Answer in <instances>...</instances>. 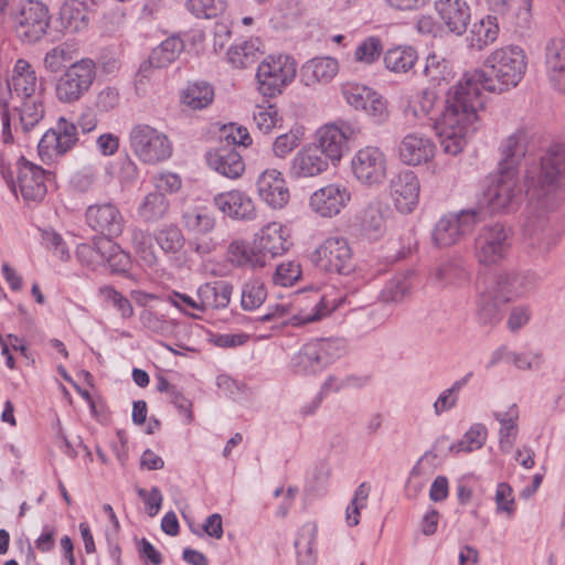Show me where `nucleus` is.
<instances>
[{"label": "nucleus", "mask_w": 565, "mask_h": 565, "mask_svg": "<svg viewBox=\"0 0 565 565\" xmlns=\"http://www.w3.org/2000/svg\"><path fill=\"white\" fill-rule=\"evenodd\" d=\"M343 339H316L305 343L290 360V370L296 375L308 376L322 372L344 354Z\"/></svg>", "instance_id": "obj_4"}, {"label": "nucleus", "mask_w": 565, "mask_h": 565, "mask_svg": "<svg viewBox=\"0 0 565 565\" xmlns=\"http://www.w3.org/2000/svg\"><path fill=\"white\" fill-rule=\"evenodd\" d=\"M477 210H461L441 215L431 230V243L438 248L459 244L479 223Z\"/></svg>", "instance_id": "obj_9"}, {"label": "nucleus", "mask_w": 565, "mask_h": 565, "mask_svg": "<svg viewBox=\"0 0 565 565\" xmlns=\"http://www.w3.org/2000/svg\"><path fill=\"white\" fill-rule=\"evenodd\" d=\"M85 218L87 225L104 235V238H115L122 233L125 221L119 209L113 203L89 205Z\"/></svg>", "instance_id": "obj_19"}, {"label": "nucleus", "mask_w": 565, "mask_h": 565, "mask_svg": "<svg viewBox=\"0 0 565 565\" xmlns=\"http://www.w3.org/2000/svg\"><path fill=\"white\" fill-rule=\"evenodd\" d=\"M418 60L417 51L411 45H397L384 52L385 68L394 74H408Z\"/></svg>", "instance_id": "obj_39"}, {"label": "nucleus", "mask_w": 565, "mask_h": 565, "mask_svg": "<svg viewBox=\"0 0 565 565\" xmlns=\"http://www.w3.org/2000/svg\"><path fill=\"white\" fill-rule=\"evenodd\" d=\"M61 15L71 25H74V29H78L81 24H86L87 22L85 6L76 0L65 2L62 7Z\"/></svg>", "instance_id": "obj_63"}, {"label": "nucleus", "mask_w": 565, "mask_h": 565, "mask_svg": "<svg viewBox=\"0 0 565 565\" xmlns=\"http://www.w3.org/2000/svg\"><path fill=\"white\" fill-rule=\"evenodd\" d=\"M267 291L259 279H249L242 287L241 306L246 311L259 308L266 300Z\"/></svg>", "instance_id": "obj_50"}, {"label": "nucleus", "mask_w": 565, "mask_h": 565, "mask_svg": "<svg viewBox=\"0 0 565 565\" xmlns=\"http://www.w3.org/2000/svg\"><path fill=\"white\" fill-rule=\"evenodd\" d=\"M134 154L143 163L157 164L171 158L173 147L169 137L147 124H137L129 131Z\"/></svg>", "instance_id": "obj_8"}, {"label": "nucleus", "mask_w": 565, "mask_h": 565, "mask_svg": "<svg viewBox=\"0 0 565 565\" xmlns=\"http://www.w3.org/2000/svg\"><path fill=\"white\" fill-rule=\"evenodd\" d=\"M96 77V66L90 58L73 63L55 85L56 97L64 104L79 100L92 87Z\"/></svg>", "instance_id": "obj_10"}, {"label": "nucleus", "mask_w": 565, "mask_h": 565, "mask_svg": "<svg viewBox=\"0 0 565 565\" xmlns=\"http://www.w3.org/2000/svg\"><path fill=\"white\" fill-rule=\"evenodd\" d=\"M435 153L436 145L433 139L419 132L405 135L398 146L401 161L411 167L428 163Z\"/></svg>", "instance_id": "obj_25"}, {"label": "nucleus", "mask_w": 565, "mask_h": 565, "mask_svg": "<svg viewBox=\"0 0 565 565\" xmlns=\"http://www.w3.org/2000/svg\"><path fill=\"white\" fill-rule=\"evenodd\" d=\"M153 239L150 233L135 228L131 232V245L145 266L153 267L158 264V257L153 246Z\"/></svg>", "instance_id": "obj_46"}, {"label": "nucleus", "mask_w": 565, "mask_h": 565, "mask_svg": "<svg viewBox=\"0 0 565 565\" xmlns=\"http://www.w3.org/2000/svg\"><path fill=\"white\" fill-rule=\"evenodd\" d=\"M412 282L407 275L398 274L391 278L380 291L377 299L384 306L379 321H384L392 315V309L409 296Z\"/></svg>", "instance_id": "obj_34"}, {"label": "nucleus", "mask_w": 565, "mask_h": 565, "mask_svg": "<svg viewBox=\"0 0 565 565\" xmlns=\"http://www.w3.org/2000/svg\"><path fill=\"white\" fill-rule=\"evenodd\" d=\"M331 162L311 143L299 149L289 161L287 174L292 180L318 177L329 169Z\"/></svg>", "instance_id": "obj_21"}, {"label": "nucleus", "mask_w": 565, "mask_h": 565, "mask_svg": "<svg viewBox=\"0 0 565 565\" xmlns=\"http://www.w3.org/2000/svg\"><path fill=\"white\" fill-rule=\"evenodd\" d=\"M311 260L320 270L349 274L352 269V250L344 237L330 236L315 249Z\"/></svg>", "instance_id": "obj_14"}, {"label": "nucleus", "mask_w": 565, "mask_h": 565, "mask_svg": "<svg viewBox=\"0 0 565 565\" xmlns=\"http://www.w3.org/2000/svg\"><path fill=\"white\" fill-rule=\"evenodd\" d=\"M539 277L529 270L503 269L493 274L486 284L500 301H513L535 290Z\"/></svg>", "instance_id": "obj_12"}, {"label": "nucleus", "mask_w": 565, "mask_h": 565, "mask_svg": "<svg viewBox=\"0 0 565 565\" xmlns=\"http://www.w3.org/2000/svg\"><path fill=\"white\" fill-rule=\"evenodd\" d=\"M448 62L436 53H430L426 58L424 75L434 84H440L449 75Z\"/></svg>", "instance_id": "obj_56"}, {"label": "nucleus", "mask_w": 565, "mask_h": 565, "mask_svg": "<svg viewBox=\"0 0 565 565\" xmlns=\"http://www.w3.org/2000/svg\"><path fill=\"white\" fill-rule=\"evenodd\" d=\"M484 67L488 72L466 73L447 93L445 109L437 120L446 153H460L479 128V113L484 106L482 90L501 94L520 84L527 70V55L519 45H504L486 57Z\"/></svg>", "instance_id": "obj_1"}, {"label": "nucleus", "mask_w": 565, "mask_h": 565, "mask_svg": "<svg viewBox=\"0 0 565 565\" xmlns=\"http://www.w3.org/2000/svg\"><path fill=\"white\" fill-rule=\"evenodd\" d=\"M339 73V62L331 56L313 57L300 68V82L307 87L327 85Z\"/></svg>", "instance_id": "obj_31"}, {"label": "nucleus", "mask_w": 565, "mask_h": 565, "mask_svg": "<svg viewBox=\"0 0 565 565\" xmlns=\"http://www.w3.org/2000/svg\"><path fill=\"white\" fill-rule=\"evenodd\" d=\"M206 161L211 169L228 179H237L245 171L242 156L232 148L210 150L206 153Z\"/></svg>", "instance_id": "obj_35"}, {"label": "nucleus", "mask_w": 565, "mask_h": 565, "mask_svg": "<svg viewBox=\"0 0 565 565\" xmlns=\"http://www.w3.org/2000/svg\"><path fill=\"white\" fill-rule=\"evenodd\" d=\"M513 233L501 223L483 225L475 237V257L480 265L498 266L509 256Z\"/></svg>", "instance_id": "obj_6"}, {"label": "nucleus", "mask_w": 565, "mask_h": 565, "mask_svg": "<svg viewBox=\"0 0 565 565\" xmlns=\"http://www.w3.org/2000/svg\"><path fill=\"white\" fill-rule=\"evenodd\" d=\"M494 418L500 423L499 447L503 452H509L518 437L519 409L516 405H511L504 413H494Z\"/></svg>", "instance_id": "obj_41"}, {"label": "nucleus", "mask_w": 565, "mask_h": 565, "mask_svg": "<svg viewBox=\"0 0 565 565\" xmlns=\"http://www.w3.org/2000/svg\"><path fill=\"white\" fill-rule=\"evenodd\" d=\"M169 210V201L163 193L151 192L145 196L138 207L139 216L146 222L162 218Z\"/></svg>", "instance_id": "obj_47"}, {"label": "nucleus", "mask_w": 565, "mask_h": 565, "mask_svg": "<svg viewBox=\"0 0 565 565\" xmlns=\"http://www.w3.org/2000/svg\"><path fill=\"white\" fill-rule=\"evenodd\" d=\"M182 103L193 110L209 107L214 99V88L206 82L189 83L181 94Z\"/></svg>", "instance_id": "obj_42"}, {"label": "nucleus", "mask_w": 565, "mask_h": 565, "mask_svg": "<svg viewBox=\"0 0 565 565\" xmlns=\"http://www.w3.org/2000/svg\"><path fill=\"white\" fill-rule=\"evenodd\" d=\"M342 301L343 298L334 289L323 295L316 292L311 296L310 303L292 315L289 321L295 327L319 321L339 308Z\"/></svg>", "instance_id": "obj_26"}, {"label": "nucleus", "mask_w": 565, "mask_h": 565, "mask_svg": "<svg viewBox=\"0 0 565 565\" xmlns=\"http://www.w3.org/2000/svg\"><path fill=\"white\" fill-rule=\"evenodd\" d=\"M99 249L104 252L103 263H106L113 273H126L130 268V255L122 250L111 238H100Z\"/></svg>", "instance_id": "obj_44"}, {"label": "nucleus", "mask_w": 565, "mask_h": 565, "mask_svg": "<svg viewBox=\"0 0 565 565\" xmlns=\"http://www.w3.org/2000/svg\"><path fill=\"white\" fill-rule=\"evenodd\" d=\"M527 134L524 130H516L502 140L499 171L518 173V168L527 152Z\"/></svg>", "instance_id": "obj_33"}, {"label": "nucleus", "mask_w": 565, "mask_h": 565, "mask_svg": "<svg viewBox=\"0 0 565 565\" xmlns=\"http://www.w3.org/2000/svg\"><path fill=\"white\" fill-rule=\"evenodd\" d=\"M77 140L76 125L61 117L55 128L49 129L40 139L39 156L43 162H50L64 156L76 145Z\"/></svg>", "instance_id": "obj_17"}, {"label": "nucleus", "mask_w": 565, "mask_h": 565, "mask_svg": "<svg viewBox=\"0 0 565 565\" xmlns=\"http://www.w3.org/2000/svg\"><path fill=\"white\" fill-rule=\"evenodd\" d=\"M184 226L192 232L206 234L214 228L215 218L206 209L195 207L183 213Z\"/></svg>", "instance_id": "obj_51"}, {"label": "nucleus", "mask_w": 565, "mask_h": 565, "mask_svg": "<svg viewBox=\"0 0 565 565\" xmlns=\"http://www.w3.org/2000/svg\"><path fill=\"white\" fill-rule=\"evenodd\" d=\"M152 180L156 192L163 193L164 195L175 193L182 186L180 175L169 171L156 174Z\"/></svg>", "instance_id": "obj_64"}, {"label": "nucleus", "mask_w": 565, "mask_h": 565, "mask_svg": "<svg viewBox=\"0 0 565 565\" xmlns=\"http://www.w3.org/2000/svg\"><path fill=\"white\" fill-rule=\"evenodd\" d=\"M545 75L551 88L565 95V39L551 38L544 46Z\"/></svg>", "instance_id": "obj_22"}, {"label": "nucleus", "mask_w": 565, "mask_h": 565, "mask_svg": "<svg viewBox=\"0 0 565 565\" xmlns=\"http://www.w3.org/2000/svg\"><path fill=\"white\" fill-rule=\"evenodd\" d=\"M360 129L348 121L327 124L315 134L312 146L333 166H337L348 150V141L354 138Z\"/></svg>", "instance_id": "obj_11"}, {"label": "nucleus", "mask_w": 565, "mask_h": 565, "mask_svg": "<svg viewBox=\"0 0 565 565\" xmlns=\"http://www.w3.org/2000/svg\"><path fill=\"white\" fill-rule=\"evenodd\" d=\"M529 203L524 223V243L535 255L544 256L561 235L550 213L561 204L558 189L565 183V145L551 146L539 163L526 169Z\"/></svg>", "instance_id": "obj_2"}, {"label": "nucleus", "mask_w": 565, "mask_h": 565, "mask_svg": "<svg viewBox=\"0 0 565 565\" xmlns=\"http://www.w3.org/2000/svg\"><path fill=\"white\" fill-rule=\"evenodd\" d=\"M351 201L350 190L342 184L330 183L316 190L310 199L309 206L322 217L338 215Z\"/></svg>", "instance_id": "obj_20"}, {"label": "nucleus", "mask_w": 565, "mask_h": 565, "mask_svg": "<svg viewBox=\"0 0 565 565\" xmlns=\"http://www.w3.org/2000/svg\"><path fill=\"white\" fill-rule=\"evenodd\" d=\"M41 242L45 248L50 249L62 260H66L70 257L66 243L62 236L52 228L41 231Z\"/></svg>", "instance_id": "obj_61"}, {"label": "nucleus", "mask_w": 565, "mask_h": 565, "mask_svg": "<svg viewBox=\"0 0 565 565\" xmlns=\"http://www.w3.org/2000/svg\"><path fill=\"white\" fill-rule=\"evenodd\" d=\"M391 198L397 211L408 214L415 210L419 201V180L417 175L405 170L397 173L390 184Z\"/></svg>", "instance_id": "obj_23"}, {"label": "nucleus", "mask_w": 565, "mask_h": 565, "mask_svg": "<svg viewBox=\"0 0 565 565\" xmlns=\"http://www.w3.org/2000/svg\"><path fill=\"white\" fill-rule=\"evenodd\" d=\"M260 199L274 209L284 207L289 201V190L280 171L265 170L257 180Z\"/></svg>", "instance_id": "obj_30"}, {"label": "nucleus", "mask_w": 565, "mask_h": 565, "mask_svg": "<svg viewBox=\"0 0 565 565\" xmlns=\"http://www.w3.org/2000/svg\"><path fill=\"white\" fill-rule=\"evenodd\" d=\"M17 166V181L9 182L12 191L15 194L19 191L25 202H41L47 192L45 182L50 172L23 157L18 160Z\"/></svg>", "instance_id": "obj_16"}, {"label": "nucleus", "mask_w": 565, "mask_h": 565, "mask_svg": "<svg viewBox=\"0 0 565 565\" xmlns=\"http://www.w3.org/2000/svg\"><path fill=\"white\" fill-rule=\"evenodd\" d=\"M527 189L526 175L524 184H522L518 173L498 171L483 192L482 203L491 212L515 211L521 205L524 195L529 198Z\"/></svg>", "instance_id": "obj_5"}, {"label": "nucleus", "mask_w": 565, "mask_h": 565, "mask_svg": "<svg viewBox=\"0 0 565 565\" xmlns=\"http://www.w3.org/2000/svg\"><path fill=\"white\" fill-rule=\"evenodd\" d=\"M435 8L451 33L461 35L466 32L471 14L465 0H437Z\"/></svg>", "instance_id": "obj_32"}, {"label": "nucleus", "mask_w": 565, "mask_h": 565, "mask_svg": "<svg viewBox=\"0 0 565 565\" xmlns=\"http://www.w3.org/2000/svg\"><path fill=\"white\" fill-rule=\"evenodd\" d=\"M233 287L226 281L206 282L199 287L201 312L209 309H224L231 301Z\"/></svg>", "instance_id": "obj_37"}, {"label": "nucleus", "mask_w": 565, "mask_h": 565, "mask_svg": "<svg viewBox=\"0 0 565 565\" xmlns=\"http://www.w3.org/2000/svg\"><path fill=\"white\" fill-rule=\"evenodd\" d=\"M301 276L300 265L296 262L281 263L274 274V282L284 287L292 286Z\"/></svg>", "instance_id": "obj_62"}, {"label": "nucleus", "mask_w": 565, "mask_h": 565, "mask_svg": "<svg viewBox=\"0 0 565 565\" xmlns=\"http://www.w3.org/2000/svg\"><path fill=\"white\" fill-rule=\"evenodd\" d=\"M43 92L35 70L23 58L14 63L11 75L4 83L0 81V105L8 107L6 95L9 93L24 134L33 130L44 117Z\"/></svg>", "instance_id": "obj_3"}, {"label": "nucleus", "mask_w": 565, "mask_h": 565, "mask_svg": "<svg viewBox=\"0 0 565 565\" xmlns=\"http://www.w3.org/2000/svg\"><path fill=\"white\" fill-rule=\"evenodd\" d=\"M382 51V41L376 36H369L356 46L354 60L359 63L371 65L379 60Z\"/></svg>", "instance_id": "obj_53"}, {"label": "nucleus", "mask_w": 565, "mask_h": 565, "mask_svg": "<svg viewBox=\"0 0 565 565\" xmlns=\"http://www.w3.org/2000/svg\"><path fill=\"white\" fill-rule=\"evenodd\" d=\"M154 241L166 254H175L184 245V237L177 226H164L154 233Z\"/></svg>", "instance_id": "obj_52"}, {"label": "nucleus", "mask_w": 565, "mask_h": 565, "mask_svg": "<svg viewBox=\"0 0 565 565\" xmlns=\"http://www.w3.org/2000/svg\"><path fill=\"white\" fill-rule=\"evenodd\" d=\"M255 238L253 243L243 239H235L227 246L228 262L242 268H263L266 266Z\"/></svg>", "instance_id": "obj_36"}, {"label": "nucleus", "mask_w": 565, "mask_h": 565, "mask_svg": "<svg viewBox=\"0 0 565 565\" xmlns=\"http://www.w3.org/2000/svg\"><path fill=\"white\" fill-rule=\"evenodd\" d=\"M507 301H500L495 292L487 285L479 291L477 299V319L480 326L493 327L502 319V306Z\"/></svg>", "instance_id": "obj_38"}, {"label": "nucleus", "mask_w": 565, "mask_h": 565, "mask_svg": "<svg viewBox=\"0 0 565 565\" xmlns=\"http://www.w3.org/2000/svg\"><path fill=\"white\" fill-rule=\"evenodd\" d=\"M438 97L433 90L425 89L423 90L417 98L414 100L413 105L411 106L412 113L414 117H416L419 120L429 119L434 120V127L437 129V120L441 117L439 115L436 117L435 108L437 105ZM446 104L444 105L445 109ZM444 111V110H441ZM443 114V113H440ZM438 131V130H436ZM439 135V132H437ZM440 137V136H438ZM441 140V138H439Z\"/></svg>", "instance_id": "obj_48"}, {"label": "nucleus", "mask_w": 565, "mask_h": 565, "mask_svg": "<svg viewBox=\"0 0 565 565\" xmlns=\"http://www.w3.org/2000/svg\"><path fill=\"white\" fill-rule=\"evenodd\" d=\"M544 355L541 351L513 352L511 362L521 371H539L544 364Z\"/></svg>", "instance_id": "obj_60"}, {"label": "nucleus", "mask_w": 565, "mask_h": 565, "mask_svg": "<svg viewBox=\"0 0 565 565\" xmlns=\"http://www.w3.org/2000/svg\"><path fill=\"white\" fill-rule=\"evenodd\" d=\"M435 278L441 286H457L468 280L469 273L462 260L449 259L436 269Z\"/></svg>", "instance_id": "obj_45"}, {"label": "nucleus", "mask_w": 565, "mask_h": 565, "mask_svg": "<svg viewBox=\"0 0 565 565\" xmlns=\"http://www.w3.org/2000/svg\"><path fill=\"white\" fill-rule=\"evenodd\" d=\"M301 142V136L298 131L290 130L286 134L279 135L273 142L271 151L276 158L285 159L288 157Z\"/></svg>", "instance_id": "obj_59"}, {"label": "nucleus", "mask_w": 565, "mask_h": 565, "mask_svg": "<svg viewBox=\"0 0 565 565\" xmlns=\"http://www.w3.org/2000/svg\"><path fill=\"white\" fill-rule=\"evenodd\" d=\"M391 210L379 199L372 200L356 216L361 233L370 239H379L386 232Z\"/></svg>", "instance_id": "obj_28"}, {"label": "nucleus", "mask_w": 565, "mask_h": 565, "mask_svg": "<svg viewBox=\"0 0 565 565\" xmlns=\"http://www.w3.org/2000/svg\"><path fill=\"white\" fill-rule=\"evenodd\" d=\"M72 60L70 46L65 43L58 44L46 52L43 63L51 73L60 72L67 62Z\"/></svg>", "instance_id": "obj_57"}, {"label": "nucleus", "mask_w": 565, "mask_h": 565, "mask_svg": "<svg viewBox=\"0 0 565 565\" xmlns=\"http://www.w3.org/2000/svg\"><path fill=\"white\" fill-rule=\"evenodd\" d=\"M297 74V62L287 54L266 56L257 67L258 92L265 97H275L292 83Z\"/></svg>", "instance_id": "obj_7"}, {"label": "nucleus", "mask_w": 565, "mask_h": 565, "mask_svg": "<svg viewBox=\"0 0 565 565\" xmlns=\"http://www.w3.org/2000/svg\"><path fill=\"white\" fill-rule=\"evenodd\" d=\"M184 50V43L179 36H170L154 47L147 61L141 63L137 74V86L142 79L152 76L154 70H160L173 63Z\"/></svg>", "instance_id": "obj_24"}, {"label": "nucleus", "mask_w": 565, "mask_h": 565, "mask_svg": "<svg viewBox=\"0 0 565 565\" xmlns=\"http://www.w3.org/2000/svg\"><path fill=\"white\" fill-rule=\"evenodd\" d=\"M499 32L498 15L489 14L472 24L468 36L469 46L481 51L498 39Z\"/></svg>", "instance_id": "obj_40"}, {"label": "nucleus", "mask_w": 565, "mask_h": 565, "mask_svg": "<svg viewBox=\"0 0 565 565\" xmlns=\"http://www.w3.org/2000/svg\"><path fill=\"white\" fill-rule=\"evenodd\" d=\"M253 119L259 131L270 132L281 120L275 106H257L253 113Z\"/></svg>", "instance_id": "obj_58"}, {"label": "nucleus", "mask_w": 565, "mask_h": 565, "mask_svg": "<svg viewBox=\"0 0 565 565\" xmlns=\"http://www.w3.org/2000/svg\"><path fill=\"white\" fill-rule=\"evenodd\" d=\"M50 21L49 8L40 1L29 0L15 19L17 36L23 43H36L46 34Z\"/></svg>", "instance_id": "obj_15"}, {"label": "nucleus", "mask_w": 565, "mask_h": 565, "mask_svg": "<svg viewBox=\"0 0 565 565\" xmlns=\"http://www.w3.org/2000/svg\"><path fill=\"white\" fill-rule=\"evenodd\" d=\"M488 430L483 424L476 423L463 434L462 438L450 447L456 452H471L483 447Z\"/></svg>", "instance_id": "obj_49"}, {"label": "nucleus", "mask_w": 565, "mask_h": 565, "mask_svg": "<svg viewBox=\"0 0 565 565\" xmlns=\"http://www.w3.org/2000/svg\"><path fill=\"white\" fill-rule=\"evenodd\" d=\"M98 295L104 301L115 307L124 319H128L134 315V308L129 299L111 286L100 287Z\"/></svg>", "instance_id": "obj_54"}, {"label": "nucleus", "mask_w": 565, "mask_h": 565, "mask_svg": "<svg viewBox=\"0 0 565 565\" xmlns=\"http://www.w3.org/2000/svg\"><path fill=\"white\" fill-rule=\"evenodd\" d=\"M288 237L287 228L278 222L265 225L255 234L254 238L265 264L269 259L282 255L289 248Z\"/></svg>", "instance_id": "obj_29"}, {"label": "nucleus", "mask_w": 565, "mask_h": 565, "mask_svg": "<svg viewBox=\"0 0 565 565\" xmlns=\"http://www.w3.org/2000/svg\"><path fill=\"white\" fill-rule=\"evenodd\" d=\"M351 170L353 177L362 185L379 186L386 179V157L379 147H363L352 157Z\"/></svg>", "instance_id": "obj_13"}, {"label": "nucleus", "mask_w": 565, "mask_h": 565, "mask_svg": "<svg viewBox=\"0 0 565 565\" xmlns=\"http://www.w3.org/2000/svg\"><path fill=\"white\" fill-rule=\"evenodd\" d=\"M186 9L196 18H214L225 10L223 0H188Z\"/></svg>", "instance_id": "obj_55"}, {"label": "nucleus", "mask_w": 565, "mask_h": 565, "mask_svg": "<svg viewBox=\"0 0 565 565\" xmlns=\"http://www.w3.org/2000/svg\"><path fill=\"white\" fill-rule=\"evenodd\" d=\"M341 90L349 105L355 109L364 110L376 122H382L386 118V103L372 88L356 83H347L342 85Z\"/></svg>", "instance_id": "obj_18"}, {"label": "nucleus", "mask_w": 565, "mask_h": 565, "mask_svg": "<svg viewBox=\"0 0 565 565\" xmlns=\"http://www.w3.org/2000/svg\"><path fill=\"white\" fill-rule=\"evenodd\" d=\"M260 54L258 39H250L231 46L226 53V58L234 67L246 68L256 63Z\"/></svg>", "instance_id": "obj_43"}, {"label": "nucleus", "mask_w": 565, "mask_h": 565, "mask_svg": "<svg viewBox=\"0 0 565 565\" xmlns=\"http://www.w3.org/2000/svg\"><path fill=\"white\" fill-rule=\"evenodd\" d=\"M214 205L233 220L253 221L257 211L253 199L245 192L232 190L218 193L213 199Z\"/></svg>", "instance_id": "obj_27"}]
</instances>
